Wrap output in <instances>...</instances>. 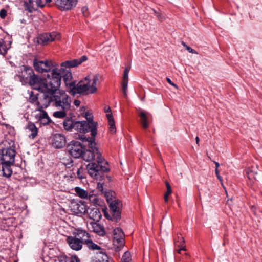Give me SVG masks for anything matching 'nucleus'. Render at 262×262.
I'll return each mask as SVG.
<instances>
[{
    "mask_svg": "<svg viewBox=\"0 0 262 262\" xmlns=\"http://www.w3.org/2000/svg\"><path fill=\"white\" fill-rule=\"evenodd\" d=\"M105 111L106 112H111L110 107H107V108L105 107Z\"/></svg>",
    "mask_w": 262,
    "mask_h": 262,
    "instance_id": "nucleus-59",
    "label": "nucleus"
},
{
    "mask_svg": "<svg viewBox=\"0 0 262 262\" xmlns=\"http://www.w3.org/2000/svg\"><path fill=\"white\" fill-rule=\"evenodd\" d=\"M99 80V75L96 74L87 76L77 84L74 81L70 84V93L72 95L76 94H94L97 91V85Z\"/></svg>",
    "mask_w": 262,
    "mask_h": 262,
    "instance_id": "nucleus-2",
    "label": "nucleus"
},
{
    "mask_svg": "<svg viewBox=\"0 0 262 262\" xmlns=\"http://www.w3.org/2000/svg\"><path fill=\"white\" fill-rule=\"evenodd\" d=\"M81 12L84 17H88L89 16L90 13L87 6L82 7L81 8Z\"/></svg>",
    "mask_w": 262,
    "mask_h": 262,
    "instance_id": "nucleus-41",
    "label": "nucleus"
},
{
    "mask_svg": "<svg viewBox=\"0 0 262 262\" xmlns=\"http://www.w3.org/2000/svg\"><path fill=\"white\" fill-rule=\"evenodd\" d=\"M79 139L81 140L83 143H85L84 146H88L90 149L94 150L93 147L96 146L95 142V137L92 136L91 137H86L85 135H79Z\"/></svg>",
    "mask_w": 262,
    "mask_h": 262,
    "instance_id": "nucleus-22",
    "label": "nucleus"
},
{
    "mask_svg": "<svg viewBox=\"0 0 262 262\" xmlns=\"http://www.w3.org/2000/svg\"><path fill=\"white\" fill-rule=\"evenodd\" d=\"M215 174L216 175V177H217V179L219 180L220 182L222 183V181H223V179H222V177L219 174V170L218 169H215Z\"/></svg>",
    "mask_w": 262,
    "mask_h": 262,
    "instance_id": "nucleus-51",
    "label": "nucleus"
},
{
    "mask_svg": "<svg viewBox=\"0 0 262 262\" xmlns=\"http://www.w3.org/2000/svg\"><path fill=\"white\" fill-rule=\"evenodd\" d=\"M67 149L70 154L75 158L81 157L84 150L81 144L75 141H71L67 146Z\"/></svg>",
    "mask_w": 262,
    "mask_h": 262,
    "instance_id": "nucleus-8",
    "label": "nucleus"
},
{
    "mask_svg": "<svg viewBox=\"0 0 262 262\" xmlns=\"http://www.w3.org/2000/svg\"><path fill=\"white\" fill-rule=\"evenodd\" d=\"M166 80L168 82V83H169L170 85L173 86L174 87H175L176 89H178V86L176 84H175L174 83H173L171 80H170V78L167 77L166 78Z\"/></svg>",
    "mask_w": 262,
    "mask_h": 262,
    "instance_id": "nucleus-52",
    "label": "nucleus"
},
{
    "mask_svg": "<svg viewBox=\"0 0 262 262\" xmlns=\"http://www.w3.org/2000/svg\"><path fill=\"white\" fill-rule=\"evenodd\" d=\"M71 211L75 214L81 216L84 214L87 211L86 205L84 202L73 201L70 205Z\"/></svg>",
    "mask_w": 262,
    "mask_h": 262,
    "instance_id": "nucleus-12",
    "label": "nucleus"
},
{
    "mask_svg": "<svg viewBox=\"0 0 262 262\" xmlns=\"http://www.w3.org/2000/svg\"><path fill=\"white\" fill-rule=\"evenodd\" d=\"M74 191L77 195L81 198L85 199L88 197V192L86 191L79 187L74 188Z\"/></svg>",
    "mask_w": 262,
    "mask_h": 262,
    "instance_id": "nucleus-31",
    "label": "nucleus"
},
{
    "mask_svg": "<svg viewBox=\"0 0 262 262\" xmlns=\"http://www.w3.org/2000/svg\"><path fill=\"white\" fill-rule=\"evenodd\" d=\"M88 228L99 235H103L105 234L103 227L96 222H91L88 225Z\"/></svg>",
    "mask_w": 262,
    "mask_h": 262,
    "instance_id": "nucleus-19",
    "label": "nucleus"
},
{
    "mask_svg": "<svg viewBox=\"0 0 262 262\" xmlns=\"http://www.w3.org/2000/svg\"><path fill=\"white\" fill-rule=\"evenodd\" d=\"M168 196H169L168 195H166L165 194H164V201L166 203H167L168 201Z\"/></svg>",
    "mask_w": 262,
    "mask_h": 262,
    "instance_id": "nucleus-56",
    "label": "nucleus"
},
{
    "mask_svg": "<svg viewBox=\"0 0 262 262\" xmlns=\"http://www.w3.org/2000/svg\"><path fill=\"white\" fill-rule=\"evenodd\" d=\"M82 172H83V169L81 168L78 169L77 171V177L80 179H82L83 178H84Z\"/></svg>",
    "mask_w": 262,
    "mask_h": 262,
    "instance_id": "nucleus-45",
    "label": "nucleus"
},
{
    "mask_svg": "<svg viewBox=\"0 0 262 262\" xmlns=\"http://www.w3.org/2000/svg\"><path fill=\"white\" fill-rule=\"evenodd\" d=\"M61 38L60 34L56 32L52 33H46L41 34L38 40L39 43L42 45H46L48 43L56 40H59Z\"/></svg>",
    "mask_w": 262,
    "mask_h": 262,
    "instance_id": "nucleus-10",
    "label": "nucleus"
},
{
    "mask_svg": "<svg viewBox=\"0 0 262 262\" xmlns=\"http://www.w3.org/2000/svg\"><path fill=\"white\" fill-rule=\"evenodd\" d=\"M74 124L75 122L70 119H67L63 122L64 128L68 131H70L73 129Z\"/></svg>",
    "mask_w": 262,
    "mask_h": 262,
    "instance_id": "nucleus-30",
    "label": "nucleus"
},
{
    "mask_svg": "<svg viewBox=\"0 0 262 262\" xmlns=\"http://www.w3.org/2000/svg\"><path fill=\"white\" fill-rule=\"evenodd\" d=\"M113 244L117 249L123 247L125 244V235L121 228H116L113 232Z\"/></svg>",
    "mask_w": 262,
    "mask_h": 262,
    "instance_id": "nucleus-11",
    "label": "nucleus"
},
{
    "mask_svg": "<svg viewBox=\"0 0 262 262\" xmlns=\"http://www.w3.org/2000/svg\"><path fill=\"white\" fill-rule=\"evenodd\" d=\"M166 186L167 188L166 192L165 193L166 195H169L172 193V190L169 183L167 182H166Z\"/></svg>",
    "mask_w": 262,
    "mask_h": 262,
    "instance_id": "nucleus-43",
    "label": "nucleus"
},
{
    "mask_svg": "<svg viewBox=\"0 0 262 262\" xmlns=\"http://www.w3.org/2000/svg\"><path fill=\"white\" fill-rule=\"evenodd\" d=\"M84 243L86 245L87 247L92 250H100V247L97 245L95 244L91 239H87Z\"/></svg>",
    "mask_w": 262,
    "mask_h": 262,
    "instance_id": "nucleus-34",
    "label": "nucleus"
},
{
    "mask_svg": "<svg viewBox=\"0 0 262 262\" xmlns=\"http://www.w3.org/2000/svg\"><path fill=\"white\" fill-rule=\"evenodd\" d=\"M77 238H78L84 242L87 239L90 238V235L86 231L82 229H78L76 232Z\"/></svg>",
    "mask_w": 262,
    "mask_h": 262,
    "instance_id": "nucleus-28",
    "label": "nucleus"
},
{
    "mask_svg": "<svg viewBox=\"0 0 262 262\" xmlns=\"http://www.w3.org/2000/svg\"><path fill=\"white\" fill-rule=\"evenodd\" d=\"M182 44L186 48V46H187L184 42H182Z\"/></svg>",
    "mask_w": 262,
    "mask_h": 262,
    "instance_id": "nucleus-61",
    "label": "nucleus"
},
{
    "mask_svg": "<svg viewBox=\"0 0 262 262\" xmlns=\"http://www.w3.org/2000/svg\"><path fill=\"white\" fill-rule=\"evenodd\" d=\"M21 76L28 81L33 89L41 93H51L58 89L62 77L69 90L70 84L73 82L71 81L72 78L71 71L62 67L60 69H53L46 78H43L36 75L31 68L25 66Z\"/></svg>",
    "mask_w": 262,
    "mask_h": 262,
    "instance_id": "nucleus-1",
    "label": "nucleus"
},
{
    "mask_svg": "<svg viewBox=\"0 0 262 262\" xmlns=\"http://www.w3.org/2000/svg\"><path fill=\"white\" fill-rule=\"evenodd\" d=\"M25 4L27 10L30 13L37 9V6L36 5L35 1L29 0L28 2H26Z\"/></svg>",
    "mask_w": 262,
    "mask_h": 262,
    "instance_id": "nucleus-32",
    "label": "nucleus"
},
{
    "mask_svg": "<svg viewBox=\"0 0 262 262\" xmlns=\"http://www.w3.org/2000/svg\"><path fill=\"white\" fill-rule=\"evenodd\" d=\"M86 169L88 174L97 180H100L103 176V173L110 170L107 162H105V165H101L96 162H91L86 165Z\"/></svg>",
    "mask_w": 262,
    "mask_h": 262,
    "instance_id": "nucleus-4",
    "label": "nucleus"
},
{
    "mask_svg": "<svg viewBox=\"0 0 262 262\" xmlns=\"http://www.w3.org/2000/svg\"><path fill=\"white\" fill-rule=\"evenodd\" d=\"M48 93L52 95L53 106L59 110H70L71 98L65 92L57 89L53 92Z\"/></svg>",
    "mask_w": 262,
    "mask_h": 262,
    "instance_id": "nucleus-3",
    "label": "nucleus"
},
{
    "mask_svg": "<svg viewBox=\"0 0 262 262\" xmlns=\"http://www.w3.org/2000/svg\"><path fill=\"white\" fill-rule=\"evenodd\" d=\"M27 129L32 132L31 134L29 136V138L34 139L37 135L38 129L34 123L29 122Z\"/></svg>",
    "mask_w": 262,
    "mask_h": 262,
    "instance_id": "nucleus-27",
    "label": "nucleus"
},
{
    "mask_svg": "<svg viewBox=\"0 0 262 262\" xmlns=\"http://www.w3.org/2000/svg\"><path fill=\"white\" fill-rule=\"evenodd\" d=\"M132 260L130 252L126 251L122 256L121 262H130Z\"/></svg>",
    "mask_w": 262,
    "mask_h": 262,
    "instance_id": "nucleus-38",
    "label": "nucleus"
},
{
    "mask_svg": "<svg viewBox=\"0 0 262 262\" xmlns=\"http://www.w3.org/2000/svg\"><path fill=\"white\" fill-rule=\"evenodd\" d=\"M214 163H215V169H218V167L220 166L219 163L218 162H216L215 161H214Z\"/></svg>",
    "mask_w": 262,
    "mask_h": 262,
    "instance_id": "nucleus-57",
    "label": "nucleus"
},
{
    "mask_svg": "<svg viewBox=\"0 0 262 262\" xmlns=\"http://www.w3.org/2000/svg\"><path fill=\"white\" fill-rule=\"evenodd\" d=\"M71 262H80V259L76 256L71 257Z\"/></svg>",
    "mask_w": 262,
    "mask_h": 262,
    "instance_id": "nucleus-50",
    "label": "nucleus"
},
{
    "mask_svg": "<svg viewBox=\"0 0 262 262\" xmlns=\"http://www.w3.org/2000/svg\"><path fill=\"white\" fill-rule=\"evenodd\" d=\"M246 172L248 179L250 180L253 181V180H256V176H257V173L256 171H254L253 169L247 168L246 170Z\"/></svg>",
    "mask_w": 262,
    "mask_h": 262,
    "instance_id": "nucleus-33",
    "label": "nucleus"
},
{
    "mask_svg": "<svg viewBox=\"0 0 262 262\" xmlns=\"http://www.w3.org/2000/svg\"><path fill=\"white\" fill-rule=\"evenodd\" d=\"M85 118L87 120V123L95 122L93 121V117L90 114H89L88 113H85Z\"/></svg>",
    "mask_w": 262,
    "mask_h": 262,
    "instance_id": "nucleus-48",
    "label": "nucleus"
},
{
    "mask_svg": "<svg viewBox=\"0 0 262 262\" xmlns=\"http://www.w3.org/2000/svg\"><path fill=\"white\" fill-rule=\"evenodd\" d=\"M58 262H71V257H67L66 255H61L56 257Z\"/></svg>",
    "mask_w": 262,
    "mask_h": 262,
    "instance_id": "nucleus-39",
    "label": "nucleus"
},
{
    "mask_svg": "<svg viewBox=\"0 0 262 262\" xmlns=\"http://www.w3.org/2000/svg\"><path fill=\"white\" fill-rule=\"evenodd\" d=\"M1 163L2 166H1V168L2 167V168L3 176L7 178L10 177L12 173L11 166L13 165L14 163Z\"/></svg>",
    "mask_w": 262,
    "mask_h": 262,
    "instance_id": "nucleus-24",
    "label": "nucleus"
},
{
    "mask_svg": "<svg viewBox=\"0 0 262 262\" xmlns=\"http://www.w3.org/2000/svg\"><path fill=\"white\" fill-rule=\"evenodd\" d=\"M94 149H96V154H97V164H99V165H105V160L102 158L101 156V154L97 148L95 146V147H93Z\"/></svg>",
    "mask_w": 262,
    "mask_h": 262,
    "instance_id": "nucleus-35",
    "label": "nucleus"
},
{
    "mask_svg": "<svg viewBox=\"0 0 262 262\" xmlns=\"http://www.w3.org/2000/svg\"><path fill=\"white\" fill-rule=\"evenodd\" d=\"M39 113L36 115V118L40 124L43 125H48L51 122V119L47 112L44 110H38Z\"/></svg>",
    "mask_w": 262,
    "mask_h": 262,
    "instance_id": "nucleus-20",
    "label": "nucleus"
},
{
    "mask_svg": "<svg viewBox=\"0 0 262 262\" xmlns=\"http://www.w3.org/2000/svg\"><path fill=\"white\" fill-rule=\"evenodd\" d=\"M46 94L43 93L42 97H40L36 102V110H43L44 108H47L51 103H53L52 95L49 96Z\"/></svg>",
    "mask_w": 262,
    "mask_h": 262,
    "instance_id": "nucleus-14",
    "label": "nucleus"
},
{
    "mask_svg": "<svg viewBox=\"0 0 262 262\" xmlns=\"http://www.w3.org/2000/svg\"><path fill=\"white\" fill-rule=\"evenodd\" d=\"M86 212L88 213L89 217L93 220L94 221L93 222L99 221L102 217L100 211L97 208L87 209Z\"/></svg>",
    "mask_w": 262,
    "mask_h": 262,
    "instance_id": "nucleus-18",
    "label": "nucleus"
},
{
    "mask_svg": "<svg viewBox=\"0 0 262 262\" xmlns=\"http://www.w3.org/2000/svg\"><path fill=\"white\" fill-rule=\"evenodd\" d=\"M109 203V207L111 211L112 217L111 220L118 222L121 219V209L122 208V203L118 199H114L109 200L107 199Z\"/></svg>",
    "mask_w": 262,
    "mask_h": 262,
    "instance_id": "nucleus-6",
    "label": "nucleus"
},
{
    "mask_svg": "<svg viewBox=\"0 0 262 262\" xmlns=\"http://www.w3.org/2000/svg\"><path fill=\"white\" fill-rule=\"evenodd\" d=\"M80 101L79 100H75L74 101V104L77 106L78 107L80 105Z\"/></svg>",
    "mask_w": 262,
    "mask_h": 262,
    "instance_id": "nucleus-54",
    "label": "nucleus"
},
{
    "mask_svg": "<svg viewBox=\"0 0 262 262\" xmlns=\"http://www.w3.org/2000/svg\"><path fill=\"white\" fill-rule=\"evenodd\" d=\"M15 152V150L10 147L3 149L0 155L1 163H14Z\"/></svg>",
    "mask_w": 262,
    "mask_h": 262,
    "instance_id": "nucleus-9",
    "label": "nucleus"
},
{
    "mask_svg": "<svg viewBox=\"0 0 262 262\" xmlns=\"http://www.w3.org/2000/svg\"><path fill=\"white\" fill-rule=\"evenodd\" d=\"M52 142L54 147L61 148L66 145V138L61 134H56L53 136Z\"/></svg>",
    "mask_w": 262,
    "mask_h": 262,
    "instance_id": "nucleus-15",
    "label": "nucleus"
},
{
    "mask_svg": "<svg viewBox=\"0 0 262 262\" xmlns=\"http://www.w3.org/2000/svg\"><path fill=\"white\" fill-rule=\"evenodd\" d=\"M95 152H96V149L93 150L92 149H91L85 151L83 150V152L81 156L85 161H91L94 159Z\"/></svg>",
    "mask_w": 262,
    "mask_h": 262,
    "instance_id": "nucleus-26",
    "label": "nucleus"
},
{
    "mask_svg": "<svg viewBox=\"0 0 262 262\" xmlns=\"http://www.w3.org/2000/svg\"><path fill=\"white\" fill-rule=\"evenodd\" d=\"M195 141H196V144H198L199 145L200 139H199V138L198 137H196L195 138Z\"/></svg>",
    "mask_w": 262,
    "mask_h": 262,
    "instance_id": "nucleus-60",
    "label": "nucleus"
},
{
    "mask_svg": "<svg viewBox=\"0 0 262 262\" xmlns=\"http://www.w3.org/2000/svg\"><path fill=\"white\" fill-rule=\"evenodd\" d=\"M139 116L140 117V123L143 128L146 129L149 126L148 116L147 114L144 111L139 112Z\"/></svg>",
    "mask_w": 262,
    "mask_h": 262,
    "instance_id": "nucleus-25",
    "label": "nucleus"
},
{
    "mask_svg": "<svg viewBox=\"0 0 262 262\" xmlns=\"http://www.w3.org/2000/svg\"><path fill=\"white\" fill-rule=\"evenodd\" d=\"M178 241L175 242V245H176V246H178V247H180V249H178L177 250V251H178V252L180 254L181 253V251L182 250L185 251L186 250V248H185V246H183L182 245H179V244H178Z\"/></svg>",
    "mask_w": 262,
    "mask_h": 262,
    "instance_id": "nucleus-44",
    "label": "nucleus"
},
{
    "mask_svg": "<svg viewBox=\"0 0 262 262\" xmlns=\"http://www.w3.org/2000/svg\"><path fill=\"white\" fill-rule=\"evenodd\" d=\"M6 15H7V11H6V10L4 9H2L0 11V17L2 18H4L6 16Z\"/></svg>",
    "mask_w": 262,
    "mask_h": 262,
    "instance_id": "nucleus-49",
    "label": "nucleus"
},
{
    "mask_svg": "<svg viewBox=\"0 0 262 262\" xmlns=\"http://www.w3.org/2000/svg\"><path fill=\"white\" fill-rule=\"evenodd\" d=\"M67 242L70 248L76 251L80 250L83 243L81 240L76 236H68L67 238Z\"/></svg>",
    "mask_w": 262,
    "mask_h": 262,
    "instance_id": "nucleus-16",
    "label": "nucleus"
},
{
    "mask_svg": "<svg viewBox=\"0 0 262 262\" xmlns=\"http://www.w3.org/2000/svg\"><path fill=\"white\" fill-rule=\"evenodd\" d=\"M89 198L90 201L94 203H97L98 202L97 198L96 196L95 195H93V194L89 195Z\"/></svg>",
    "mask_w": 262,
    "mask_h": 262,
    "instance_id": "nucleus-47",
    "label": "nucleus"
},
{
    "mask_svg": "<svg viewBox=\"0 0 262 262\" xmlns=\"http://www.w3.org/2000/svg\"><path fill=\"white\" fill-rule=\"evenodd\" d=\"M190 53H196V52L193 49H192L191 48H190V47L189 46H186V49Z\"/></svg>",
    "mask_w": 262,
    "mask_h": 262,
    "instance_id": "nucleus-53",
    "label": "nucleus"
},
{
    "mask_svg": "<svg viewBox=\"0 0 262 262\" xmlns=\"http://www.w3.org/2000/svg\"><path fill=\"white\" fill-rule=\"evenodd\" d=\"M130 67H126L123 73V79L122 82V91L125 97L127 96V84L128 80V73Z\"/></svg>",
    "mask_w": 262,
    "mask_h": 262,
    "instance_id": "nucleus-21",
    "label": "nucleus"
},
{
    "mask_svg": "<svg viewBox=\"0 0 262 262\" xmlns=\"http://www.w3.org/2000/svg\"><path fill=\"white\" fill-rule=\"evenodd\" d=\"M78 0H56L55 5L61 11H69L75 7Z\"/></svg>",
    "mask_w": 262,
    "mask_h": 262,
    "instance_id": "nucleus-13",
    "label": "nucleus"
},
{
    "mask_svg": "<svg viewBox=\"0 0 262 262\" xmlns=\"http://www.w3.org/2000/svg\"><path fill=\"white\" fill-rule=\"evenodd\" d=\"M45 1L46 2V3H50L51 2V0H45Z\"/></svg>",
    "mask_w": 262,
    "mask_h": 262,
    "instance_id": "nucleus-62",
    "label": "nucleus"
},
{
    "mask_svg": "<svg viewBox=\"0 0 262 262\" xmlns=\"http://www.w3.org/2000/svg\"><path fill=\"white\" fill-rule=\"evenodd\" d=\"M177 241H178V244L182 245L183 246H184V244L185 241H184V238L183 237H182L181 236V235H180V236H178V239L177 240L175 239L174 242H177Z\"/></svg>",
    "mask_w": 262,
    "mask_h": 262,
    "instance_id": "nucleus-46",
    "label": "nucleus"
},
{
    "mask_svg": "<svg viewBox=\"0 0 262 262\" xmlns=\"http://www.w3.org/2000/svg\"><path fill=\"white\" fill-rule=\"evenodd\" d=\"M97 186L98 189L101 191H103V184L100 183H98Z\"/></svg>",
    "mask_w": 262,
    "mask_h": 262,
    "instance_id": "nucleus-55",
    "label": "nucleus"
},
{
    "mask_svg": "<svg viewBox=\"0 0 262 262\" xmlns=\"http://www.w3.org/2000/svg\"><path fill=\"white\" fill-rule=\"evenodd\" d=\"M35 3L37 7H43L47 4L45 0H35Z\"/></svg>",
    "mask_w": 262,
    "mask_h": 262,
    "instance_id": "nucleus-42",
    "label": "nucleus"
},
{
    "mask_svg": "<svg viewBox=\"0 0 262 262\" xmlns=\"http://www.w3.org/2000/svg\"><path fill=\"white\" fill-rule=\"evenodd\" d=\"M106 116L107 117L108 125L110 126V130L112 133L114 134L116 132V129L113 116L111 113L107 114Z\"/></svg>",
    "mask_w": 262,
    "mask_h": 262,
    "instance_id": "nucleus-29",
    "label": "nucleus"
},
{
    "mask_svg": "<svg viewBox=\"0 0 262 262\" xmlns=\"http://www.w3.org/2000/svg\"><path fill=\"white\" fill-rule=\"evenodd\" d=\"M33 67L37 72L43 73L50 71L54 67V65L51 60L40 61L37 59H34L33 60Z\"/></svg>",
    "mask_w": 262,
    "mask_h": 262,
    "instance_id": "nucleus-7",
    "label": "nucleus"
},
{
    "mask_svg": "<svg viewBox=\"0 0 262 262\" xmlns=\"http://www.w3.org/2000/svg\"><path fill=\"white\" fill-rule=\"evenodd\" d=\"M50 262H58L57 260L56 259V257H55L53 259H51L50 260Z\"/></svg>",
    "mask_w": 262,
    "mask_h": 262,
    "instance_id": "nucleus-58",
    "label": "nucleus"
},
{
    "mask_svg": "<svg viewBox=\"0 0 262 262\" xmlns=\"http://www.w3.org/2000/svg\"><path fill=\"white\" fill-rule=\"evenodd\" d=\"M97 122L87 123L86 121H76L74 125V128L80 133H85L91 132V136L95 137L97 135Z\"/></svg>",
    "mask_w": 262,
    "mask_h": 262,
    "instance_id": "nucleus-5",
    "label": "nucleus"
},
{
    "mask_svg": "<svg viewBox=\"0 0 262 262\" xmlns=\"http://www.w3.org/2000/svg\"><path fill=\"white\" fill-rule=\"evenodd\" d=\"M91 262H108L107 255L102 252H97L92 257Z\"/></svg>",
    "mask_w": 262,
    "mask_h": 262,
    "instance_id": "nucleus-23",
    "label": "nucleus"
},
{
    "mask_svg": "<svg viewBox=\"0 0 262 262\" xmlns=\"http://www.w3.org/2000/svg\"><path fill=\"white\" fill-rule=\"evenodd\" d=\"M8 49L3 39H0V54L5 55L7 52Z\"/></svg>",
    "mask_w": 262,
    "mask_h": 262,
    "instance_id": "nucleus-37",
    "label": "nucleus"
},
{
    "mask_svg": "<svg viewBox=\"0 0 262 262\" xmlns=\"http://www.w3.org/2000/svg\"><path fill=\"white\" fill-rule=\"evenodd\" d=\"M70 110H60L58 111H56L53 113V116L58 118H63L67 114V112Z\"/></svg>",
    "mask_w": 262,
    "mask_h": 262,
    "instance_id": "nucleus-36",
    "label": "nucleus"
},
{
    "mask_svg": "<svg viewBox=\"0 0 262 262\" xmlns=\"http://www.w3.org/2000/svg\"><path fill=\"white\" fill-rule=\"evenodd\" d=\"M87 59V57L83 55L79 59L66 61L61 63V67L67 68H74L77 67L83 62L85 61Z\"/></svg>",
    "mask_w": 262,
    "mask_h": 262,
    "instance_id": "nucleus-17",
    "label": "nucleus"
},
{
    "mask_svg": "<svg viewBox=\"0 0 262 262\" xmlns=\"http://www.w3.org/2000/svg\"><path fill=\"white\" fill-rule=\"evenodd\" d=\"M38 100L36 95L34 94L33 92H31L29 94V101L32 103H35Z\"/></svg>",
    "mask_w": 262,
    "mask_h": 262,
    "instance_id": "nucleus-40",
    "label": "nucleus"
}]
</instances>
